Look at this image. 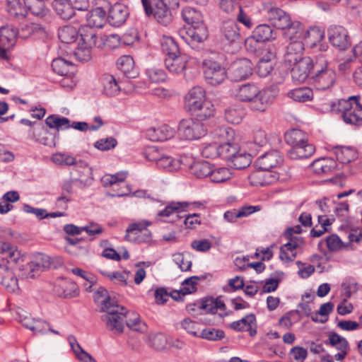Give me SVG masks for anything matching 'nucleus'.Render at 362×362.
<instances>
[{
    "instance_id": "obj_44",
    "label": "nucleus",
    "mask_w": 362,
    "mask_h": 362,
    "mask_svg": "<svg viewBox=\"0 0 362 362\" xmlns=\"http://www.w3.org/2000/svg\"><path fill=\"white\" fill-rule=\"evenodd\" d=\"M239 146L233 142H223L219 144L218 157L226 160L228 163L236 153H238Z\"/></svg>"
},
{
    "instance_id": "obj_41",
    "label": "nucleus",
    "mask_w": 362,
    "mask_h": 362,
    "mask_svg": "<svg viewBox=\"0 0 362 362\" xmlns=\"http://www.w3.org/2000/svg\"><path fill=\"white\" fill-rule=\"evenodd\" d=\"M52 67L55 73L61 76H68L74 71V64L62 58L54 59Z\"/></svg>"
},
{
    "instance_id": "obj_27",
    "label": "nucleus",
    "mask_w": 362,
    "mask_h": 362,
    "mask_svg": "<svg viewBox=\"0 0 362 362\" xmlns=\"http://www.w3.org/2000/svg\"><path fill=\"white\" fill-rule=\"evenodd\" d=\"M86 21L87 26L101 28L107 21L106 11L100 6L96 7L87 14Z\"/></svg>"
},
{
    "instance_id": "obj_40",
    "label": "nucleus",
    "mask_w": 362,
    "mask_h": 362,
    "mask_svg": "<svg viewBox=\"0 0 362 362\" xmlns=\"http://www.w3.org/2000/svg\"><path fill=\"white\" fill-rule=\"evenodd\" d=\"M102 83L103 86V93L107 96H115L118 94L120 90V87L112 75H103Z\"/></svg>"
},
{
    "instance_id": "obj_39",
    "label": "nucleus",
    "mask_w": 362,
    "mask_h": 362,
    "mask_svg": "<svg viewBox=\"0 0 362 362\" xmlns=\"http://www.w3.org/2000/svg\"><path fill=\"white\" fill-rule=\"evenodd\" d=\"M288 96L296 102L306 103L313 99V92L308 87H303L290 90Z\"/></svg>"
},
{
    "instance_id": "obj_22",
    "label": "nucleus",
    "mask_w": 362,
    "mask_h": 362,
    "mask_svg": "<svg viewBox=\"0 0 362 362\" xmlns=\"http://www.w3.org/2000/svg\"><path fill=\"white\" fill-rule=\"evenodd\" d=\"M54 292L61 298H69L78 295V288L74 282L66 279H60L54 284Z\"/></svg>"
},
{
    "instance_id": "obj_55",
    "label": "nucleus",
    "mask_w": 362,
    "mask_h": 362,
    "mask_svg": "<svg viewBox=\"0 0 362 362\" xmlns=\"http://www.w3.org/2000/svg\"><path fill=\"white\" fill-rule=\"evenodd\" d=\"M328 340L329 341H326L325 344L335 346L339 351H347L349 349L348 341L336 332L330 333Z\"/></svg>"
},
{
    "instance_id": "obj_62",
    "label": "nucleus",
    "mask_w": 362,
    "mask_h": 362,
    "mask_svg": "<svg viewBox=\"0 0 362 362\" xmlns=\"http://www.w3.org/2000/svg\"><path fill=\"white\" fill-rule=\"evenodd\" d=\"M216 135L219 138V144L223 142L233 141L235 139V132L228 127H220L216 130Z\"/></svg>"
},
{
    "instance_id": "obj_28",
    "label": "nucleus",
    "mask_w": 362,
    "mask_h": 362,
    "mask_svg": "<svg viewBox=\"0 0 362 362\" xmlns=\"http://www.w3.org/2000/svg\"><path fill=\"white\" fill-rule=\"evenodd\" d=\"M117 68L129 78H136L139 73L134 66V62L132 57L124 55L119 57L117 61Z\"/></svg>"
},
{
    "instance_id": "obj_9",
    "label": "nucleus",
    "mask_w": 362,
    "mask_h": 362,
    "mask_svg": "<svg viewBox=\"0 0 362 362\" xmlns=\"http://www.w3.org/2000/svg\"><path fill=\"white\" fill-rule=\"evenodd\" d=\"M180 37L192 48L196 49L209 37V30L206 24L201 23L190 25L179 31Z\"/></svg>"
},
{
    "instance_id": "obj_63",
    "label": "nucleus",
    "mask_w": 362,
    "mask_h": 362,
    "mask_svg": "<svg viewBox=\"0 0 362 362\" xmlns=\"http://www.w3.org/2000/svg\"><path fill=\"white\" fill-rule=\"evenodd\" d=\"M76 59L80 62H87L91 58V48L78 43V47L75 48L73 52Z\"/></svg>"
},
{
    "instance_id": "obj_45",
    "label": "nucleus",
    "mask_w": 362,
    "mask_h": 362,
    "mask_svg": "<svg viewBox=\"0 0 362 362\" xmlns=\"http://www.w3.org/2000/svg\"><path fill=\"white\" fill-rule=\"evenodd\" d=\"M78 35V31L71 25H65L58 30L59 40L65 44L74 42Z\"/></svg>"
},
{
    "instance_id": "obj_36",
    "label": "nucleus",
    "mask_w": 362,
    "mask_h": 362,
    "mask_svg": "<svg viewBox=\"0 0 362 362\" xmlns=\"http://www.w3.org/2000/svg\"><path fill=\"white\" fill-rule=\"evenodd\" d=\"M182 17L188 26L196 25L204 23V18L202 13L192 7H185L182 11Z\"/></svg>"
},
{
    "instance_id": "obj_5",
    "label": "nucleus",
    "mask_w": 362,
    "mask_h": 362,
    "mask_svg": "<svg viewBox=\"0 0 362 362\" xmlns=\"http://www.w3.org/2000/svg\"><path fill=\"white\" fill-rule=\"evenodd\" d=\"M284 34L290 40L284 53V61L291 65L305 57L303 56L305 50L303 42V27L300 23H296V28H289Z\"/></svg>"
},
{
    "instance_id": "obj_53",
    "label": "nucleus",
    "mask_w": 362,
    "mask_h": 362,
    "mask_svg": "<svg viewBox=\"0 0 362 362\" xmlns=\"http://www.w3.org/2000/svg\"><path fill=\"white\" fill-rule=\"evenodd\" d=\"M214 108L211 102L206 100L199 107V110L192 111L191 113L196 116V119L200 122L214 115Z\"/></svg>"
},
{
    "instance_id": "obj_64",
    "label": "nucleus",
    "mask_w": 362,
    "mask_h": 362,
    "mask_svg": "<svg viewBox=\"0 0 362 362\" xmlns=\"http://www.w3.org/2000/svg\"><path fill=\"white\" fill-rule=\"evenodd\" d=\"M219 143L212 142L204 144L202 150V155L207 158H216L218 157Z\"/></svg>"
},
{
    "instance_id": "obj_18",
    "label": "nucleus",
    "mask_w": 362,
    "mask_h": 362,
    "mask_svg": "<svg viewBox=\"0 0 362 362\" xmlns=\"http://www.w3.org/2000/svg\"><path fill=\"white\" fill-rule=\"evenodd\" d=\"M52 160L58 165H75L81 176L90 177L92 175L91 168L87 163L81 160H76L75 158L66 153H55L52 156Z\"/></svg>"
},
{
    "instance_id": "obj_2",
    "label": "nucleus",
    "mask_w": 362,
    "mask_h": 362,
    "mask_svg": "<svg viewBox=\"0 0 362 362\" xmlns=\"http://www.w3.org/2000/svg\"><path fill=\"white\" fill-rule=\"evenodd\" d=\"M282 161V157L278 151H272L259 156L257 159L256 165L261 171L250 175L251 182L253 185H266L276 180L277 176L269 171L279 165Z\"/></svg>"
},
{
    "instance_id": "obj_35",
    "label": "nucleus",
    "mask_w": 362,
    "mask_h": 362,
    "mask_svg": "<svg viewBox=\"0 0 362 362\" xmlns=\"http://www.w3.org/2000/svg\"><path fill=\"white\" fill-rule=\"evenodd\" d=\"M124 322L126 325L132 330L144 332L146 329V325L141 321L139 315L134 312H129L125 308Z\"/></svg>"
},
{
    "instance_id": "obj_58",
    "label": "nucleus",
    "mask_w": 362,
    "mask_h": 362,
    "mask_svg": "<svg viewBox=\"0 0 362 362\" xmlns=\"http://www.w3.org/2000/svg\"><path fill=\"white\" fill-rule=\"evenodd\" d=\"M255 320V315L254 314H249L241 320L232 322L230 327L236 331H244L247 329L248 327H250L251 324H254Z\"/></svg>"
},
{
    "instance_id": "obj_42",
    "label": "nucleus",
    "mask_w": 362,
    "mask_h": 362,
    "mask_svg": "<svg viewBox=\"0 0 362 362\" xmlns=\"http://www.w3.org/2000/svg\"><path fill=\"white\" fill-rule=\"evenodd\" d=\"M159 168L166 169L168 171L177 170L180 167V162L165 154H162V157H152Z\"/></svg>"
},
{
    "instance_id": "obj_17",
    "label": "nucleus",
    "mask_w": 362,
    "mask_h": 362,
    "mask_svg": "<svg viewBox=\"0 0 362 362\" xmlns=\"http://www.w3.org/2000/svg\"><path fill=\"white\" fill-rule=\"evenodd\" d=\"M187 202L169 203L164 209L160 211L156 215V220L168 223H175L181 216H179L180 211L189 206Z\"/></svg>"
},
{
    "instance_id": "obj_51",
    "label": "nucleus",
    "mask_w": 362,
    "mask_h": 362,
    "mask_svg": "<svg viewBox=\"0 0 362 362\" xmlns=\"http://www.w3.org/2000/svg\"><path fill=\"white\" fill-rule=\"evenodd\" d=\"M325 33L317 28H313L305 31L303 30V40L310 46H315L324 38Z\"/></svg>"
},
{
    "instance_id": "obj_10",
    "label": "nucleus",
    "mask_w": 362,
    "mask_h": 362,
    "mask_svg": "<svg viewBox=\"0 0 362 362\" xmlns=\"http://www.w3.org/2000/svg\"><path fill=\"white\" fill-rule=\"evenodd\" d=\"M206 132L204 124L197 119H182L178 125V134L186 140L198 139L204 136Z\"/></svg>"
},
{
    "instance_id": "obj_38",
    "label": "nucleus",
    "mask_w": 362,
    "mask_h": 362,
    "mask_svg": "<svg viewBox=\"0 0 362 362\" xmlns=\"http://www.w3.org/2000/svg\"><path fill=\"white\" fill-rule=\"evenodd\" d=\"M334 151L337 159L341 163H349L357 158L356 151L350 147L335 146Z\"/></svg>"
},
{
    "instance_id": "obj_37",
    "label": "nucleus",
    "mask_w": 362,
    "mask_h": 362,
    "mask_svg": "<svg viewBox=\"0 0 362 362\" xmlns=\"http://www.w3.org/2000/svg\"><path fill=\"white\" fill-rule=\"evenodd\" d=\"M78 33L81 36V44L91 49L96 45L98 37L96 31L93 28L83 26Z\"/></svg>"
},
{
    "instance_id": "obj_26",
    "label": "nucleus",
    "mask_w": 362,
    "mask_h": 362,
    "mask_svg": "<svg viewBox=\"0 0 362 362\" xmlns=\"http://www.w3.org/2000/svg\"><path fill=\"white\" fill-rule=\"evenodd\" d=\"M276 33H274V30L269 25L267 24L259 25L255 28L252 32L251 38L245 40V44L247 45L252 40H255L256 42H265L270 40L275 39Z\"/></svg>"
},
{
    "instance_id": "obj_46",
    "label": "nucleus",
    "mask_w": 362,
    "mask_h": 362,
    "mask_svg": "<svg viewBox=\"0 0 362 362\" xmlns=\"http://www.w3.org/2000/svg\"><path fill=\"white\" fill-rule=\"evenodd\" d=\"M25 8L27 11L36 16L44 17L48 11L45 3L42 0H25Z\"/></svg>"
},
{
    "instance_id": "obj_30",
    "label": "nucleus",
    "mask_w": 362,
    "mask_h": 362,
    "mask_svg": "<svg viewBox=\"0 0 362 362\" xmlns=\"http://www.w3.org/2000/svg\"><path fill=\"white\" fill-rule=\"evenodd\" d=\"M315 151L313 145L305 142L303 145H297L291 148L288 156L291 159L306 158L312 156Z\"/></svg>"
},
{
    "instance_id": "obj_1",
    "label": "nucleus",
    "mask_w": 362,
    "mask_h": 362,
    "mask_svg": "<svg viewBox=\"0 0 362 362\" xmlns=\"http://www.w3.org/2000/svg\"><path fill=\"white\" fill-rule=\"evenodd\" d=\"M235 94L239 100L249 103L250 108L255 111H266L273 102V98L268 91L260 90L252 83L239 86Z\"/></svg>"
},
{
    "instance_id": "obj_34",
    "label": "nucleus",
    "mask_w": 362,
    "mask_h": 362,
    "mask_svg": "<svg viewBox=\"0 0 362 362\" xmlns=\"http://www.w3.org/2000/svg\"><path fill=\"white\" fill-rule=\"evenodd\" d=\"M93 299L95 303L99 307L100 312L107 310L109 307L116 305L111 300L108 291L103 287H100L94 292Z\"/></svg>"
},
{
    "instance_id": "obj_11",
    "label": "nucleus",
    "mask_w": 362,
    "mask_h": 362,
    "mask_svg": "<svg viewBox=\"0 0 362 362\" xmlns=\"http://www.w3.org/2000/svg\"><path fill=\"white\" fill-rule=\"evenodd\" d=\"M204 74L206 81L212 85L217 86L221 83L226 76L225 69L218 62L211 60L203 62Z\"/></svg>"
},
{
    "instance_id": "obj_61",
    "label": "nucleus",
    "mask_w": 362,
    "mask_h": 362,
    "mask_svg": "<svg viewBox=\"0 0 362 362\" xmlns=\"http://www.w3.org/2000/svg\"><path fill=\"white\" fill-rule=\"evenodd\" d=\"M127 177L124 172L117 173L115 175H106L103 177L102 182L105 187L113 186L118 183H122Z\"/></svg>"
},
{
    "instance_id": "obj_59",
    "label": "nucleus",
    "mask_w": 362,
    "mask_h": 362,
    "mask_svg": "<svg viewBox=\"0 0 362 362\" xmlns=\"http://www.w3.org/2000/svg\"><path fill=\"white\" fill-rule=\"evenodd\" d=\"M243 116V110L236 107H230L225 111V119L231 124H239Z\"/></svg>"
},
{
    "instance_id": "obj_25",
    "label": "nucleus",
    "mask_w": 362,
    "mask_h": 362,
    "mask_svg": "<svg viewBox=\"0 0 362 362\" xmlns=\"http://www.w3.org/2000/svg\"><path fill=\"white\" fill-rule=\"evenodd\" d=\"M24 327L33 331L35 334H43L49 331L56 334H59V332L51 328L49 323L42 320H35L30 316L25 315L23 318Z\"/></svg>"
},
{
    "instance_id": "obj_12",
    "label": "nucleus",
    "mask_w": 362,
    "mask_h": 362,
    "mask_svg": "<svg viewBox=\"0 0 362 362\" xmlns=\"http://www.w3.org/2000/svg\"><path fill=\"white\" fill-rule=\"evenodd\" d=\"M327 35L330 44L339 49L344 50L351 46L348 31L341 25H330L327 30Z\"/></svg>"
},
{
    "instance_id": "obj_52",
    "label": "nucleus",
    "mask_w": 362,
    "mask_h": 362,
    "mask_svg": "<svg viewBox=\"0 0 362 362\" xmlns=\"http://www.w3.org/2000/svg\"><path fill=\"white\" fill-rule=\"evenodd\" d=\"M199 337L208 341H220L225 338V332L221 329L209 327L200 331Z\"/></svg>"
},
{
    "instance_id": "obj_43",
    "label": "nucleus",
    "mask_w": 362,
    "mask_h": 362,
    "mask_svg": "<svg viewBox=\"0 0 362 362\" xmlns=\"http://www.w3.org/2000/svg\"><path fill=\"white\" fill-rule=\"evenodd\" d=\"M285 140L291 147L297 145H303L308 142V136L302 130L294 129L287 132L285 135Z\"/></svg>"
},
{
    "instance_id": "obj_29",
    "label": "nucleus",
    "mask_w": 362,
    "mask_h": 362,
    "mask_svg": "<svg viewBox=\"0 0 362 362\" xmlns=\"http://www.w3.org/2000/svg\"><path fill=\"white\" fill-rule=\"evenodd\" d=\"M6 11L13 17L23 19L27 16L25 0H6Z\"/></svg>"
},
{
    "instance_id": "obj_47",
    "label": "nucleus",
    "mask_w": 362,
    "mask_h": 362,
    "mask_svg": "<svg viewBox=\"0 0 362 362\" xmlns=\"http://www.w3.org/2000/svg\"><path fill=\"white\" fill-rule=\"evenodd\" d=\"M45 124L51 129L64 130L70 128V120L64 117H59L57 115H52L45 119Z\"/></svg>"
},
{
    "instance_id": "obj_4",
    "label": "nucleus",
    "mask_w": 362,
    "mask_h": 362,
    "mask_svg": "<svg viewBox=\"0 0 362 362\" xmlns=\"http://www.w3.org/2000/svg\"><path fill=\"white\" fill-rule=\"evenodd\" d=\"M359 96H351L348 99H341L331 105V110L340 112L346 124L360 126L362 124V105Z\"/></svg>"
},
{
    "instance_id": "obj_23",
    "label": "nucleus",
    "mask_w": 362,
    "mask_h": 362,
    "mask_svg": "<svg viewBox=\"0 0 362 362\" xmlns=\"http://www.w3.org/2000/svg\"><path fill=\"white\" fill-rule=\"evenodd\" d=\"M221 32L224 38L230 43L240 42L243 40L240 25L234 20L223 21L221 28Z\"/></svg>"
},
{
    "instance_id": "obj_48",
    "label": "nucleus",
    "mask_w": 362,
    "mask_h": 362,
    "mask_svg": "<svg viewBox=\"0 0 362 362\" xmlns=\"http://www.w3.org/2000/svg\"><path fill=\"white\" fill-rule=\"evenodd\" d=\"M251 163V156L249 153H236L228 162V165L235 169H244Z\"/></svg>"
},
{
    "instance_id": "obj_32",
    "label": "nucleus",
    "mask_w": 362,
    "mask_h": 362,
    "mask_svg": "<svg viewBox=\"0 0 362 362\" xmlns=\"http://www.w3.org/2000/svg\"><path fill=\"white\" fill-rule=\"evenodd\" d=\"M187 60L185 56L180 54L173 57H165V66L172 73L180 74L186 68Z\"/></svg>"
},
{
    "instance_id": "obj_60",
    "label": "nucleus",
    "mask_w": 362,
    "mask_h": 362,
    "mask_svg": "<svg viewBox=\"0 0 362 362\" xmlns=\"http://www.w3.org/2000/svg\"><path fill=\"white\" fill-rule=\"evenodd\" d=\"M162 49L166 57H173L180 54L178 45L172 38H168L162 43Z\"/></svg>"
},
{
    "instance_id": "obj_16",
    "label": "nucleus",
    "mask_w": 362,
    "mask_h": 362,
    "mask_svg": "<svg viewBox=\"0 0 362 362\" xmlns=\"http://www.w3.org/2000/svg\"><path fill=\"white\" fill-rule=\"evenodd\" d=\"M14 263L8 261V258L1 257L0 260V283L9 292L18 290V279L8 268V264Z\"/></svg>"
},
{
    "instance_id": "obj_31",
    "label": "nucleus",
    "mask_w": 362,
    "mask_h": 362,
    "mask_svg": "<svg viewBox=\"0 0 362 362\" xmlns=\"http://www.w3.org/2000/svg\"><path fill=\"white\" fill-rule=\"evenodd\" d=\"M52 5L57 15L63 20H69L75 15L69 0L53 1Z\"/></svg>"
},
{
    "instance_id": "obj_3",
    "label": "nucleus",
    "mask_w": 362,
    "mask_h": 362,
    "mask_svg": "<svg viewBox=\"0 0 362 362\" xmlns=\"http://www.w3.org/2000/svg\"><path fill=\"white\" fill-rule=\"evenodd\" d=\"M336 72L329 66L326 54H320L315 57L310 80L317 90L330 88L336 82Z\"/></svg>"
},
{
    "instance_id": "obj_33",
    "label": "nucleus",
    "mask_w": 362,
    "mask_h": 362,
    "mask_svg": "<svg viewBox=\"0 0 362 362\" xmlns=\"http://www.w3.org/2000/svg\"><path fill=\"white\" fill-rule=\"evenodd\" d=\"M335 162L332 159L322 158L314 160L310 168L315 174L321 175L329 174L335 168Z\"/></svg>"
},
{
    "instance_id": "obj_15",
    "label": "nucleus",
    "mask_w": 362,
    "mask_h": 362,
    "mask_svg": "<svg viewBox=\"0 0 362 362\" xmlns=\"http://www.w3.org/2000/svg\"><path fill=\"white\" fill-rule=\"evenodd\" d=\"M20 122L22 124L32 127L30 130V135L35 141L47 146H54L56 145L54 138H49L46 136L48 132L42 124L33 122L28 119H21Z\"/></svg>"
},
{
    "instance_id": "obj_21",
    "label": "nucleus",
    "mask_w": 362,
    "mask_h": 362,
    "mask_svg": "<svg viewBox=\"0 0 362 362\" xmlns=\"http://www.w3.org/2000/svg\"><path fill=\"white\" fill-rule=\"evenodd\" d=\"M129 15V8L126 5L116 3L109 8L107 20L111 25L119 27L125 23Z\"/></svg>"
},
{
    "instance_id": "obj_49",
    "label": "nucleus",
    "mask_w": 362,
    "mask_h": 362,
    "mask_svg": "<svg viewBox=\"0 0 362 362\" xmlns=\"http://www.w3.org/2000/svg\"><path fill=\"white\" fill-rule=\"evenodd\" d=\"M30 273H33L35 271H38L40 269H49L51 267L57 268V265L54 264L53 259L49 256L45 255H41L36 260V262H32L28 264Z\"/></svg>"
},
{
    "instance_id": "obj_8",
    "label": "nucleus",
    "mask_w": 362,
    "mask_h": 362,
    "mask_svg": "<svg viewBox=\"0 0 362 362\" xmlns=\"http://www.w3.org/2000/svg\"><path fill=\"white\" fill-rule=\"evenodd\" d=\"M143 7L147 16L153 14L157 21L165 26H167L173 21V15L169 4L158 0H153L150 2L148 0H141Z\"/></svg>"
},
{
    "instance_id": "obj_50",
    "label": "nucleus",
    "mask_w": 362,
    "mask_h": 362,
    "mask_svg": "<svg viewBox=\"0 0 362 362\" xmlns=\"http://www.w3.org/2000/svg\"><path fill=\"white\" fill-rule=\"evenodd\" d=\"M0 254L1 257L8 258V261L17 262L20 252L10 243L0 240Z\"/></svg>"
},
{
    "instance_id": "obj_14",
    "label": "nucleus",
    "mask_w": 362,
    "mask_h": 362,
    "mask_svg": "<svg viewBox=\"0 0 362 362\" xmlns=\"http://www.w3.org/2000/svg\"><path fill=\"white\" fill-rule=\"evenodd\" d=\"M252 74V64L247 59H239L233 62L228 69V77L231 81L247 79Z\"/></svg>"
},
{
    "instance_id": "obj_57",
    "label": "nucleus",
    "mask_w": 362,
    "mask_h": 362,
    "mask_svg": "<svg viewBox=\"0 0 362 362\" xmlns=\"http://www.w3.org/2000/svg\"><path fill=\"white\" fill-rule=\"evenodd\" d=\"M231 177V173L227 168H218L213 169L210 175V180L213 182L220 183L224 182L229 180Z\"/></svg>"
},
{
    "instance_id": "obj_7",
    "label": "nucleus",
    "mask_w": 362,
    "mask_h": 362,
    "mask_svg": "<svg viewBox=\"0 0 362 362\" xmlns=\"http://www.w3.org/2000/svg\"><path fill=\"white\" fill-rule=\"evenodd\" d=\"M263 11L268 21L278 29L286 31L289 28H296V23H292L288 14L272 3L264 4Z\"/></svg>"
},
{
    "instance_id": "obj_54",
    "label": "nucleus",
    "mask_w": 362,
    "mask_h": 362,
    "mask_svg": "<svg viewBox=\"0 0 362 362\" xmlns=\"http://www.w3.org/2000/svg\"><path fill=\"white\" fill-rule=\"evenodd\" d=\"M17 31L14 28L4 27L0 30V40L4 46L12 47L16 43Z\"/></svg>"
},
{
    "instance_id": "obj_6",
    "label": "nucleus",
    "mask_w": 362,
    "mask_h": 362,
    "mask_svg": "<svg viewBox=\"0 0 362 362\" xmlns=\"http://www.w3.org/2000/svg\"><path fill=\"white\" fill-rule=\"evenodd\" d=\"M125 308L117 304L109 307L103 311L101 320L105 323V327L116 334H121L124 332L125 317Z\"/></svg>"
},
{
    "instance_id": "obj_24",
    "label": "nucleus",
    "mask_w": 362,
    "mask_h": 362,
    "mask_svg": "<svg viewBox=\"0 0 362 362\" xmlns=\"http://www.w3.org/2000/svg\"><path fill=\"white\" fill-rule=\"evenodd\" d=\"M175 134V129L167 124L151 128L146 132L148 138L153 141H164L173 138Z\"/></svg>"
},
{
    "instance_id": "obj_56",
    "label": "nucleus",
    "mask_w": 362,
    "mask_h": 362,
    "mask_svg": "<svg viewBox=\"0 0 362 362\" xmlns=\"http://www.w3.org/2000/svg\"><path fill=\"white\" fill-rule=\"evenodd\" d=\"M192 169L194 175L198 178L210 177L212 166L206 161H202L194 163Z\"/></svg>"
},
{
    "instance_id": "obj_19",
    "label": "nucleus",
    "mask_w": 362,
    "mask_h": 362,
    "mask_svg": "<svg viewBox=\"0 0 362 362\" xmlns=\"http://www.w3.org/2000/svg\"><path fill=\"white\" fill-rule=\"evenodd\" d=\"M151 225L148 221H141L138 223H134L129 226L126 230L125 239L127 241L140 243L149 240L151 234L146 230L147 233L141 235L142 230Z\"/></svg>"
},
{
    "instance_id": "obj_20",
    "label": "nucleus",
    "mask_w": 362,
    "mask_h": 362,
    "mask_svg": "<svg viewBox=\"0 0 362 362\" xmlns=\"http://www.w3.org/2000/svg\"><path fill=\"white\" fill-rule=\"evenodd\" d=\"M206 101L205 91L200 86H194L189 90L185 97V109L188 112L199 110L201 105Z\"/></svg>"
},
{
    "instance_id": "obj_13",
    "label": "nucleus",
    "mask_w": 362,
    "mask_h": 362,
    "mask_svg": "<svg viewBox=\"0 0 362 362\" xmlns=\"http://www.w3.org/2000/svg\"><path fill=\"white\" fill-rule=\"evenodd\" d=\"M291 70V76L294 82L303 83L310 76L313 71V66L315 65V58L306 57L302 60L293 63Z\"/></svg>"
}]
</instances>
